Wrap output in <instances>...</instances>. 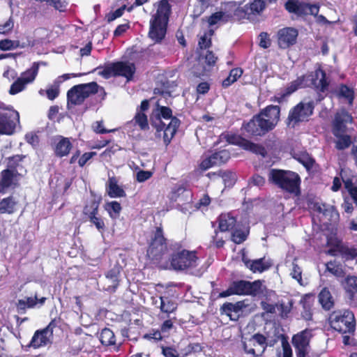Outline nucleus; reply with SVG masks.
<instances>
[{
	"mask_svg": "<svg viewBox=\"0 0 357 357\" xmlns=\"http://www.w3.org/2000/svg\"><path fill=\"white\" fill-rule=\"evenodd\" d=\"M151 126L155 129V137L162 139L165 145H168L180 125V121L172 116V109L160 106L157 103L150 116Z\"/></svg>",
	"mask_w": 357,
	"mask_h": 357,
	"instance_id": "nucleus-1",
	"label": "nucleus"
},
{
	"mask_svg": "<svg viewBox=\"0 0 357 357\" xmlns=\"http://www.w3.org/2000/svg\"><path fill=\"white\" fill-rule=\"evenodd\" d=\"M170 6L167 0H162L157 4L155 14L150 21L149 35L155 42L160 41L165 36Z\"/></svg>",
	"mask_w": 357,
	"mask_h": 357,
	"instance_id": "nucleus-2",
	"label": "nucleus"
},
{
	"mask_svg": "<svg viewBox=\"0 0 357 357\" xmlns=\"http://www.w3.org/2000/svg\"><path fill=\"white\" fill-rule=\"evenodd\" d=\"M351 122L352 117L347 111L342 109L336 113L333 123V134L335 137L334 143L337 149L344 150L350 146L351 137L345 132L347 123Z\"/></svg>",
	"mask_w": 357,
	"mask_h": 357,
	"instance_id": "nucleus-3",
	"label": "nucleus"
},
{
	"mask_svg": "<svg viewBox=\"0 0 357 357\" xmlns=\"http://www.w3.org/2000/svg\"><path fill=\"white\" fill-rule=\"evenodd\" d=\"M268 181L283 190L298 195L300 193V178L298 175L291 171L272 169L268 174Z\"/></svg>",
	"mask_w": 357,
	"mask_h": 357,
	"instance_id": "nucleus-4",
	"label": "nucleus"
},
{
	"mask_svg": "<svg viewBox=\"0 0 357 357\" xmlns=\"http://www.w3.org/2000/svg\"><path fill=\"white\" fill-rule=\"evenodd\" d=\"M167 252V240L164 237L162 228L161 226L157 227L147 250V255L155 263H160L166 259Z\"/></svg>",
	"mask_w": 357,
	"mask_h": 357,
	"instance_id": "nucleus-5",
	"label": "nucleus"
},
{
	"mask_svg": "<svg viewBox=\"0 0 357 357\" xmlns=\"http://www.w3.org/2000/svg\"><path fill=\"white\" fill-rule=\"evenodd\" d=\"M329 323L331 328L340 333H350L355 329L354 315L349 310L333 312L329 317Z\"/></svg>",
	"mask_w": 357,
	"mask_h": 357,
	"instance_id": "nucleus-6",
	"label": "nucleus"
},
{
	"mask_svg": "<svg viewBox=\"0 0 357 357\" xmlns=\"http://www.w3.org/2000/svg\"><path fill=\"white\" fill-rule=\"evenodd\" d=\"M307 204L310 213L317 216L320 221L326 223L336 222L339 220V213L333 205L326 202H303Z\"/></svg>",
	"mask_w": 357,
	"mask_h": 357,
	"instance_id": "nucleus-7",
	"label": "nucleus"
},
{
	"mask_svg": "<svg viewBox=\"0 0 357 357\" xmlns=\"http://www.w3.org/2000/svg\"><path fill=\"white\" fill-rule=\"evenodd\" d=\"M197 265L198 257L195 252L182 250L171 255L170 266L174 270H189L195 268Z\"/></svg>",
	"mask_w": 357,
	"mask_h": 357,
	"instance_id": "nucleus-8",
	"label": "nucleus"
},
{
	"mask_svg": "<svg viewBox=\"0 0 357 357\" xmlns=\"http://www.w3.org/2000/svg\"><path fill=\"white\" fill-rule=\"evenodd\" d=\"M98 87V84L93 82L73 86L67 93L68 102L73 105L81 104L91 94L96 93Z\"/></svg>",
	"mask_w": 357,
	"mask_h": 357,
	"instance_id": "nucleus-9",
	"label": "nucleus"
},
{
	"mask_svg": "<svg viewBox=\"0 0 357 357\" xmlns=\"http://www.w3.org/2000/svg\"><path fill=\"white\" fill-rule=\"evenodd\" d=\"M57 322L53 319L43 329L37 330L29 344V347L38 349L47 346L52 342L54 328L56 327Z\"/></svg>",
	"mask_w": 357,
	"mask_h": 357,
	"instance_id": "nucleus-10",
	"label": "nucleus"
},
{
	"mask_svg": "<svg viewBox=\"0 0 357 357\" xmlns=\"http://www.w3.org/2000/svg\"><path fill=\"white\" fill-rule=\"evenodd\" d=\"M234 295H252L256 296L263 291L262 283L260 280L249 282L246 280H236L230 284Z\"/></svg>",
	"mask_w": 357,
	"mask_h": 357,
	"instance_id": "nucleus-11",
	"label": "nucleus"
},
{
	"mask_svg": "<svg viewBox=\"0 0 357 357\" xmlns=\"http://www.w3.org/2000/svg\"><path fill=\"white\" fill-rule=\"evenodd\" d=\"M312 337L311 329H305L292 337V344L297 357H306L310 351V342Z\"/></svg>",
	"mask_w": 357,
	"mask_h": 357,
	"instance_id": "nucleus-12",
	"label": "nucleus"
},
{
	"mask_svg": "<svg viewBox=\"0 0 357 357\" xmlns=\"http://www.w3.org/2000/svg\"><path fill=\"white\" fill-rule=\"evenodd\" d=\"M313 109L311 102L298 103L289 112L288 125L294 127L298 122L306 120L312 114Z\"/></svg>",
	"mask_w": 357,
	"mask_h": 357,
	"instance_id": "nucleus-13",
	"label": "nucleus"
},
{
	"mask_svg": "<svg viewBox=\"0 0 357 357\" xmlns=\"http://www.w3.org/2000/svg\"><path fill=\"white\" fill-rule=\"evenodd\" d=\"M284 7L289 13L298 16L317 15L319 10L318 5L306 3L299 0H288L284 4Z\"/></svg>",
	"mask_w": 357,
	"mask_h": 357,
	"instance_id": "nucleus-14",
	"label": "nucleus"
},
{
	"mask_svg": "<svg viewBox=\"0 0 357 357\" xmlns=\"http://www.w3.org/2000/svg\"><path fill=\"white\" fill-rule=\"evenodd\" d=\"M19 119V113L15 110L0 111V135H12Z\"/></svg>",
	"mask_w": 357,
	"mask_h": 357,
	"instance_id": "nucleus-15",
	"label": "nucleus"
},
{
	"mask_svg": "<svg viewBox=\"0 0 357 357\" xmlns=\"http://www.w3.org/2000/svg\"><path fill=\"white\" fill-rule=\"evenodd\" d=\"M257 117L265 128L269 131L275 128L280 119V107L277 105L268 106Z\"/></svg>",
	"mask_w": 357,
	"mask_h": 357,
	"instance_id": "nucleus-16",
	"label": "nucleus"
},
{
	"mask_svg": "<svg viewBox=\"0 0 357 357\" xmlns=\"http://www.w3.org/2000/svg\"><path fill=\"white\" fill-rule=\"evenodd\" d=\"M306 87H314L318 91L324 92L328 89V82L326 77V73L317 68L314 73L304 76Z\"/></svg>",
	"mask_w": 357,
	"mask_h": 357,
	"instance_id": "nucleus-17",
	"label": "nucleus"
},
{
	"mask_svg": "<svg viewBox=\"0 0 357 357\" xmlns=\"http://www.w3.org/2000/svg\"><path fill=\"white\" fill-rule=\"evenodd\" d=\"M83 213L85 217L93 224L96 229L103 233L105 231V225L98 214V202H90L84 208Z\"/></svg>",
	"mask_w": 357,
	"mask_h": 357,
	"instance_id": "nucleus-18",
	"label": "nucleus"
},
{
	"mask_svg": "<svg viewBox=\"0 0 357 357\" xmlns=\"http://www.w3.org/2000/svg\"><path fill=\"white\" fill-rule=\"evenodd\" d=\"M298 35L297 29L292 27H286L280 29L278 32V41L280 48L286 49L294 45Z\"/></svg>",
	"mask_w": 357,
	"mask_h": 357,
	"instance_id": "nucleus-19",
	"label": "nucleus"
},
{
	"mask_svg": "<svg viewBox=\"0 0 357 357\" xmlns=\"http://www.w3.org/2000/svg\"><path fill=\"white\" fill-rule=\"evenodd\" d=\"M122 267L116 263L112 268L105 273V278L109 284L107 287L108 291H115L119 284L120 275Z\"/></svg>",
	"mask_w": 357,
	"mask_h": 357,
	"instance_id": "nucleus-20",
	"label": "nucleus"
},
{
	"mask_svg": "<svg viewBox=\"0 0 357 357\" xmlns=\"http://www.w3.org/2000/svg\"><path fill=\"white\" fill-rule=\"evenodd\" d=\"M17 184V174L15 171L5 169L0 174V192H4L8 188Z\"/></svg>",
	"mask_w": 357,
	"mask_h": 357,
	"instance_id": "nucleus-21",
	"label": "nucleus"
},
{
	"mask_svg": "<svg viewBox=\"0 0 357 357\" xmlns=\"http://www.w3.org/2000/svg\"><path fill=\"white\" fill-rule=\"evenodd\" d=\"M116 76L120 75L130 80L135 72V66L130 62H117L114 63Z\"/></svg>",
	"mask_w": 357,
	"mask_h": 357,
	"instance_id": "nucleus-22",
	"label": "nucleus"
},
{
	"mask_svg": "<svg viewBox=\"0 0 357 357\" xmlns=\"http://www.w3.org/2000/svg\"><path fill=\"white\" fill-rule=\"evenodd\" d=\"M243 261L246 267L248 268L253 273H261L268 269L271 266V264L268 261H265L264 258L250 260L243 257Z\"/></svg>",
	"mask_w": 357,
	"mask_h": 357,
	"instance_id": "nucleus-23",
	"label": "nucleus"
},
{
	"mask_svg": "<svg viewBox=\"0 0 357 357\" xmlns=\"http://www.w3.org/2000/svg\"><path fill=\"white\" fill-rule=\"evenodd\" d=\"M246 307L244 301H238L235 303H225L220 307V311L222 313L227 314L230 317L231 320H236L238 318V315L236 317H232V312L236 314L239 313L243 308Z\"/></svg>",
	"mask_w": 357,
	"mask_h": 357,
	"instance_id": "nucleus-24",
	"label": "nucleus"
},
{
	"mask_svg": "<svg viewBox=\"0 0 357 357\" xmlns=\"http://www.w3.org/2000/svg\"><path fill=\"white\" fill-rule=\"evenodd\" d=\"M245 131L251 135H261L266 132L265 128L260 123L257 116L253 117L248 123L244 126Z\"/></svg>",
	"mask_w": 357,
	"mask_h": 357,
	"instance_id": "nucleus-25",
	"label": "nucleus"
},
{
	"mask_svg": "<svg viewBox=\"0 0 357 357\" xmlns=\"http://www.w3.org/2000/svg\"><path fill=\"white\" fill-rule=\"evenodd\" d=\"M107 192L112 198H121L126 196L123 189L118 185L115 178H109L107 184Z\"/></svg>",
	"mask_w": 357,
	"mask_h": 357,
	"instance_id": "nucleus-26",
	"label": "nucleus"
},
{
	"mask_svg": "<svg viewBox=\"0 0 357 357\" xmlns=\"http://www.w3.org/2000/svg\"><path fill=\"white\" fill-rule=\"evenodd\" d=\"M37 300L38 298L36 296L19 299L16 303L17 312L19 314H24L27 309L33 308L37 305Z\"/></svg>",
	"mask_w": 357,
	"mask_h": 357,
	"instance_id": "nucleus-27",
	"label": "nucleus"
},
{
	"mask_svg": "<svg viewBox=\"0 0 357 357\" xmlns=\"http://www.w3.org/2000/svg\"><path fill=\"white\" fill-rule=\"evenodd\" d=\"M232 17L231 13L222 11L216 12L208 17V22L210 26L221 25L229 22Z\"/></svg>",
	"mask_w": 357,
	"mask_h": 357,
	"instance_id": "nucleus-28",
	"label": "nucleus"
},
{
	"mask_svg": "<svg viewBox=\"0 0 357 357\" xmlns=\"http://www.w3.org/2000/svg\"><path fill=\"white\" fill-rule=\"evenodd\" d=\"M72 149V144L68 138L61 137L59 141L56 144L55 154L59 157L67 155L70 149Z\"/></svg>",
	"mask_w": 357,
	"mask_h": 357,
	"instance_id": "nucleus-29",
	"label": "nucleus"
},
{
	"mask_svg": "<svg viewBox=\"0 0 357 357\" xmlns=\"http://www.w3.org/2000/svg\"><path fill=\"white\" fill-rule=\"evenodd\" d=\"M236 218L230 214H222L219 217V229L221 231L232 229L236 225Z\"/></svg>",
	"mask_w": 357,
	"mask_h": 357,
	"instance_id": "nucleus-30",
	"label": "nucleus"
},
{
	"mask_svg": "<svg viewBox=\"0 0 357 357\" xmlns=\"http://www.w3.org/2000/svg\"><path fill=\"white\" fill-rule=\"evenodd\" d=\"M319 302L322 307L326 310H331L334 305L333 298L331 292L326 289L324 288L319 294Z\"/></svg>",
	"mask_w": 357,
	"mask_h": 357,
	"instance_id": "nucleus-31",
	"label": "nucleus"
},
{
	"mask_svg": "<svg viewBox=\"0 0 357 357\" xmlns=\"http://www.w3.org/2000/svg\"><path fill=\"white\" fill-rule=\"evenodd\" d=\"M182 202L176 206V208L180 210L182 213L187 214L191 213L200 208L202 206H207L210 202Z\"/></svg>",
	"mask_w": 357,
	"mask_h": 357,
	"instance_id": "nucleus-32",
	"label": "nucleus"
},
{
	"mask_svg": "<svg viewBox=\"0 0 357 357\" xmlns=\"http://www.w3.org/2000/svg\"><path fill=\"white\" fill-rule=\"evenodd\" d=\"M38 64L34 63L30 68L21 74L20 78L26 84L33 82L38 73Z\"/></svg>",
	"mask_w": 357,
	"mask_h": 357,
	"instance_id": "nucleus-33",
	"label": "nucleus"
},
{
	"mask_svg": "<svg viewBox=\"0 0 357 357\" xmlns=\"http://www.w3.org/2000/svg\"><path fill=\"white\" fill-rule=\"evenodd\" d=\"M99 339L102 344L105 346L114 345L116 343L114 333L108 328H105L102 330Z\"/></svg>",
	"mask_w": 357,
	"mask_h": 357,
	"instance_id": "nucleus-34",
	"label": "nucleus"
},
{
	"mask_svg": "<svg viewBox=\"0 0 357 357\" xmlns=\"http://www.w3.org/2000/svg\"><path fill=\"white\" fill-rule=\"evenodd\" d=\"M344 289L348 297L351 300L357 293V277L350 276L346 279Z\"/></svg>",
	"mask_w": 357,
	"mask_h": 357,
	"instance_id": "nucleus-35",
	"label": "nucleus"
},
{
	"mask_svg": "<svg viewBox=\"0 0 357 357\" xmlns=\"http://www.w3.org/2000/svg\"><path fill=\"white\" fill-rule=\"evenodd\" d=\"M25 44H20L19 40H12L10 39H3L0 40V50L2 51H9L17 48L25 47Z\"/></svg>",
	"mask_w": 357,
	"mask_h": 357,
	"instance_id": "nucleus-36",
	"label": "nucleus"
},
{
	"mask_svg": "<svg viewBox=\"0 0 357 357\" xmlns=\"http://www.w3.org/2000/svg\"><path fill=\"white\" fill-rule=\"evenodd\" d=\"M338 253L346 259L357 257V245L351 248L341 245L338 248Z\"/></svg>",
	"mask_w": 357,
	"mask_h": 357,
	"instance_id": "nucleus-37",
	"label": "nucleus"
},
{
	"mask_svg": "<svg viewBox=\"0 0 357 357\" xmlns=\"http://www.w3.org/2000/svg\"><path fill=\"white\" fill-rule=\"evenodd\" d=\"M105 209L112 219H116L119 217L121 206L119 202H106Z\"/></svg>",
	"mask_w": 357,
	"mask_h": 357,
	"instance_id": "nucleus-38",
	"label": "nucleus"
},
{
	"mask_svg": "<svg viewBox=\"0 0 357 357\" xmlns=\"http://www.w3.org/2000/svg\"><path fill=\"white\" fill-rule=\"evenodd\" d=\"M160 310L162 312L169 314L176 309V305L172 301L167 297H160Z\"/></svg>",
	"mask_w": 357,
	"mask_h": 357,
	"instance_id": "nucleus-39",
	"label": "nucleus"
},
{
	"mask_svg": "<svg viewBox=\"0 0 357 357\" xmlns=\"http://www.w3.org/2000/svg\"><path fill=\"white\" fill-rule=\"evenodd\" d=\"M243 74V70L241 68H234L232 69L229 76L223 80L222 86L224 87H228L232 83L235 82L238 78H239Z\"/></svg>",
	"mask_w": 357,
	"mask_h": 357,
	"instance_id": "nucleus-40",
	"label": "nucleus"
},
{
	"mask_svg": "<svg viewBox=\"0 0 357 357\" xmlns=\"http://www.w3.org/2000/svg\"><path fill=\"white\" fill-rule=\"evenodd\" d=\"M211 156L214 161L213 163H215V165H220L226 162L229 159L230 154L228 151L222 150L213 153Z\"/></svg>",
	"mask_w": 357,
	"mask_h": 357,
	"instance_id": "nucleus-41",
	"label": "nucleus"
},
{
	"mask_svg": "<svg viewBox=\"0 0 357 357\" xmlns=\"http://www.w3.org/2000/svg\"><path fill=\"white\" fill-rule=\"evenodd\" d=\"M239 143L246 150H249L254 153H259L261 155L264 154V149L259 145L255 144L245 139H241Z\"/></svg>",
	"mask_w": 357,
	"mask_h": 357,
	"instance_id": "nucleus-42",
	"label": "nucleus"
},
{
	"mask_svg": "<svg viewBox=\"0 0 357 357\" xmlns=\"http://www.w3.org/2000/svg\"><path fill=\"white\" fill-rule=\"evenodd\" d=\"M338 95L340 97L345 98L349 105L352 104L354 98L352 89L349 88L346 85H341L338 91Z\"/></svg>",
	"mask_w": 357,
	"mask_h": 357,
	"instance_id": "nucleus-43",
	"label": "nucleus"
},
{
	"mask_svg": "<svg viewBox=\"0 0 357 357\" xmlns=\"http://www.w3.org/2000/svg\"><path fill=\"white\" fill-rule=\"evenodd\" d=\"M114 63L109 64L105 68H98L95 70L99 75L102 76L105 79L116 76Z\"/></svg>",
	"mask_w": 357,
	"mask_h": 357,
	"instance_id": "nucleus-44",
	"label": "nucleus"
},
{
	"mask_svg": "<svg viewBox=\"0 0 357 357\" xmlns=\"http://www.w3.org/2000/svg\"><path fill=\"white\" fill-rule=\"evenodd\" d=\"M135 123L138 125L141 130L149 129V123L146 115L142 112H137L134 117Z\"/></svg>",
	"mask_w": 357,
	"mask_h": 357,
	"instance_id": "nucleus-45",
	"label": "nucleus"
},
{
	"mask_svg": "<svg viewBox=\"0 0 357 357\" xmlns=\"http://www.w3.org/2000/svg\"><path fill=\"white\" fill-rule=\"evenodd\" d=\"M305 84L304 76L298 78L296 80L292 82L287 89L286 94L289 95L296 91L298 88L306 87Z\"/></svg>",
	"mask_w": 357,
	"mask_h": 357,
	"instance_id": "nucleus-46",
	"label": "nucleus"
},
{
	"mask_svg": "<svg viewBox=\"0 0 357 357\" xmlns=\"http://www.w3.org/2000/svg\"><path fill=\"white\" fill-rule=\"evenodd\" d=\"M222 179L225 186L231 187L236 181V175L231 172H225L222 174Z\"/></svg>",
	"mask_w": 357,
	"mask_h": 357,
	"instance_id": "nucleus-47",
	"label": "nucleus"
},
{
	"mask_svg": "<svg viewBox=\"0 0 357 357\" xmlns=\"http://www.w3.org/2000/svg\"><path fill=\"white\" fill-rule=\"evenodd\" d=\"M266 4L264 0H254L250 6V11L253 14H259L265 8Z\"/></svg>",
	"mask_w": 357,
	"mask_h": 357,
	"instance_id": "nucleus-48",
	"label": "nucleus"
},
{
	"mask_svg": "<svg viewBox=\"0 0 357 357\" xmlns=\"http://www.w3.org/2000/svg\"><path fill=\"white\" fill-rule=\"evenodd\" d=\"M26 84L19 77L11 85L9 90V93L11 95L17 94L22 91L26 88Z\"/></svg>",
	"mask_w": 357,
	"mask_h": 357,
	"instance_id": "nucleus-49",
	"label": "nucleus"
},
{
	"mask_svg": "<svg viewBox=\"0 0 357 357\" xmlns=\"http://www.w3.org/2000/svg\"><path fill=\"white\" fill-rule=\"evenodd\" d=\"M255 342L263 347V351L265 350L266 347V338L264 335L259 333L252 335L249 340V344L255 345Z\"/></svg>",
	"mask_w": 357,
	"mask_h": 357,
	"instance_id": "nucleus-50",
	"label": "nucleus"
},
{
	"mask_svg": "<svg viewBox=\"0 0 357 357\" xmlns=\"http://www.w3.org/2000/svg\"><path fill=\"white\" fill-rule=\"evenodd\" d=\"M248 233L241 230H236L233 232L231 240L236 244L243 243L247 238Z\"/></svg>",
	"mask_w": 357,
	"mask_h": 357,
	"instance_id": "nucleus-51",
	"label": "nucleus"
},
{
	"mask_svg": "<svg viewBox=\"0 0 357 357\" xmlns=\"http://www.w3.org/2000/svg\"><path fill=\"white\" fill-rule=\"evenodd\" d=\"M344 187L349 192L354 201H357V187L350 180L344 181Z\"/></svg>",
	"mask_w": 357,
	"mask_h": 357,
	"instance_id": "nucleus-52",
	"label": "nucleus"
},
{
	"mask_svg": "<svg viewBox=\"0 0 357 357\" xmlns=\"http://www.w3.org/2000/svg\"><path fill=\"white\" fill-rule=\"evenodd\" d=\"M16 202H0L1 213H12L15 210Z\"/></svg>",
	"mask_w": 357,
	"mask_h": 357,
	"instance_id": "nucleus-53",
	"label": "nucleus"
},
{
	"mask_svg": "<svg viewBox=\"0 0 357 357\" xmlns=\"http://www.w3.org/2000/svg\"><path fill=\"white\" fill-rule=\"evenodd\" d=\"M326 269L337 277H342L343 275L342 269L339 266H335L331 261L326 264Z\"/></svg>",
	"mask_w": 357,
	"mask_h": 357,
	"instance_id": "nucleus-54",
	"label": "nucleus"
},
{
	"mask_svg": "<svg viewBox=\"0 0 357 357\" xmlns=\"http://www.w3.org/2000/svg\"><path fill=\"white\" fill-rule=\"evenodd\" d=\"M213 30H210L209 31V34H206L205 33L203 36H202L199 40V45L200 46V47L202 49L204 48H207L210 46L211 45V38H210V36L211 35H213Z\"/></svg>",
	"mask_w": 357,
	"mask_h": 357,
	"instance_id": "nucleus-55",
	"label": "nucleus"
},
{
	"mask_svg": "<svg viewBox=\"0 0 357 357\" xmlns=\"http://www.w3.org/2000/svg\"><path fill=\"white\" fill-rule=\"evenodd\" d=\"M290 275L294 279L296 280L298 282H301L302 280V271L301 268L295 263L292 264V270Z\"/></svg>",
	"mask_w": 357,
	"mask_h": 357,
	"instance_id": "nucleus-56",
	"label": "nucleus"
},
{
	"mask_svg": "<svg viewBox=\"0 0 357 357\" xmlns=\"http://www.w3.org/2000/svg\"><path fill=\"white\" fill-rule=\"evenodd\" d=\"M293 305V301L289 300L287 303L282 302L280 305L281 310V314L282 317H287L291 312Z\"/></svg>",
	"mask_w": 357,
	"mask_h": 357,
	"instance_id": "nucleus-57",
	"label": "nucleus"
},
{
	"mask_svg": "<svg viewBox=\"0 0 357 357\" xmlns=\"http://www.w3.org/2000/svg\"><path fill=\"white\" fill-rule=\"evenodd\" d=\"M46 1L59 11L64 10L67 6L64 0H46Z\"/></svg>",
	"mask_w": 357,
	"mask_h": 357,
	"instance_id": "nucleus-58",
	"label": "nucleus"
},
{
	"mask_svg": "<svg viewBox=\"0 0 357 357\" xmlns=\"http://www.w3.org/2000/svg\"><path fill=\"white\" fill-rule=\"evenodd\" d=\"M93 129L96 132L100 134L109 133L116 131V129L107 130L103 128L102 121L95 122L94 124L93 125Z\"/></svg>",
	"mask_w": 357,
	"mask_h": 357,
	"instance_id": "nucleus-59",
	"label": "nucleus"
},
{
	"mask_svg": "<svg viewBox=\"0 0 357 357\" xmlns=\"http://www.w3.org/2000/svg\"><path fill=\"white\" fill-rule=\"evenodd\" d=\"M143 337L149 340L157 342L162 339L161 333L159 331H152L149 333L145 334Z\"/></svg>",
	"mask_w": 357,
	"mask_h": 357,
	"instance_id": "nucleus-60",
	"label": "nucleus"
},
{
	"mask_svg": "<svg viewBox=\"0 0 357 357\" xmlns=\"http://www.w3.org/2000/svg\"><path fill=\"white\" fill-rule=\"evenodd\" d=\"M13 28V22L9 19L4 24H0V33L8 34Z\"/></svg>",
	"mask_w": 357,
	"mask_h": 357,
	"instance_id": "nucleus-61",
	"label": "nucleus"
},
{
	"mask_svg": "<svg viewBox=\"0 0 357 357\" xmlns=\"http://www.w3.org/2000/svg\"><path fill=\"white\" fill-rule=\"evenodd\" d=\"M259 45L263 48H268L271 45V40L266 33L262 32L259 35Z\"/></svg>",
	"mask_w": 357,
	"mask_h": 357,
	"instance_id": "nucleus-62",
	"label": "nucleus"
},
{
	"mask_svg": "<svg viewBox=\"0 0 357 357\" xmlns=\"http://www.w3.org/2000/svg\"><path fill=\"white\" fill-rule=\"evenodd\" d=\"M213 160L212 158V156L211 155L210 157L208 158H206L205 159H204L202 162L200 163V168L202 169V170H206L209 168H211V167L215 165V163H213Z\"/></svg>",
	"mask_w": 357,
	"mask_h": 357,
	"instance_id": "nucleus-63",
	"label": "nucleus"
},
{
	"mask_svg": "<svg viewBox=\"0 0 357 357\" xmlns=\"http://www.w3.org/2000/svg\"><path fill=\"white\" fill-rule=\"evenodd\" d=\"M162 354L165 357H178L177 351L172 347H162Z\"/></svg>",
	"mask_w": 357,
	"mask_h": 357,
	"instance_id": "nucleus-64",
	"label": "nucleus"
}]
</instances>
